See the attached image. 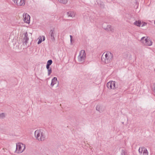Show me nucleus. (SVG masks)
Masks as SVG:
<instances>
[{
  "label": "nucleus",
  "instance_id": "1",
  "mask_svg": "<svg viewBox=\"0 0 155 155\" xmlns=\"http://www.w3.org/2000/svg\"><path fill=\"white\" fill-rule=\"evenodd\" d=\"M113 58V54L110 52L107 51L103 53L102 55L101 59L103 63L105 64H108L111 62Z\"/></svg>",
  "mask_w": 155,
  "mask_h": 155
},
{
  "label": "nucleus",
  "instance_id": "2",
  "mask_svg": "<svg viewBox=\"0 0 155 155\" xmlns=\"http://www.w3.org/2000/svg\"><path fill=\"white\" fill-rule=\"evenodd\" d=\"M35 137L39 141H43L46 139V136L43 131L41 130H36L34 133Z\"/></svg>",
  "mask_w": 155,
  "mask_h": 155
},
{
  "label": "nucleus",
  "instance_id": "3",
  "mask_svg": "<svg viewBox=\"0 0 155 155\" xmlns=\"http://www.w3.org/2000/svg\"><path fill=\"white\" fill-rule=\"evenodd\" d=\"M25 149V144L20 143H18L16 144V149L15 152L18 154L20 153H22Z\"/></svg>",
  "mask_w": 155,
  "mask_h": 155
},
{
  "label": "nucleus",
  "instance_id": "4",
  "mask_svg": "<svg viewBox=\"0 0 155 155\" xmlns=\"http://www.w3.org/2000/svg\"><path fill=\"white\" fill-rule=\"evenodd\" d=\"M141 42L146 46H150L152 45L153 42L150 39V38L148 37H143L141 38Z\"/></svg>",
  "mask_w": 155,
  "mask_h": 155
},
{
  "label": "nucleus",
  "instance_id": "5",
  "mask_svg": "<svg viewBox=\"0 0 155 155\" xmlns=\"http://www.w3.org/2000/svg\"><path fill=\"white\" fill-rule=\"evenodd\" d=\"M86 58V54L84 50H82L79 52L78 56V61L81 63H84Z\"/></svg>",
  "mask_w": 155,
  "mask_h": 155
},
{
  "label": "nucleus",
  "instance_id": "6",
  "mask_svg": "<svg viewBox=\"0 0 155 155\" xmlns=\"http://www.w3.org/2000/svg\"><path fill=\"white\" fill-rule=\"evenodd\" d=\"M107 86L109 90H115L118 87L117 83L113 81L108 82L107 84Z\"/></svg>",
  "mask_w": 155,
  "mask_h": 155
},
{
  "label": "nucleus",
  "instance_id": "7",
  "mask_svg": "<svg viewBox=\"0 0 155 155\" xmlns=\"http://www.w3.org/2000/svg\"><path fill=\"white\" fill-rule=\"evenodd\" d=\"M102 27L106 31L108 32L112 33L114 31V27L110 25H107L106 23H103Z\"/></svg>",
  "mask_w": 155,
  "mask_h": 155
},
{
  "label": "nucleus",
  "instance_id": "8",
  "mask_svg": "<svg viewBox=\"0 0 155 155\" xmlns=\"http://www.w3.org/2000/svg\"><path fill=\"white\" fill-rule=\"evenodd\" d=\"M138 151L140 155H148V152L145 147H140Z\"/></svg>",
  "mask_w": 155,
  "mask_h": 155
},
{
  "label": "nucleus",
  "instance_id": "9",
  "mask_svg": "<svg viewBox=\"0 0 155 155\" xmlns=\"http://www.w3.org/2000/svg\"><path fill=\"white\" fill-rule=\"evenodd\" d=\"M13 1L18 7L24 6L25 4V0H13Z\"/></svg>",
  "mask_w": 155,
  "mask_h": 155
},
{
  "label": "nucleus",
  "instance_id": "10",
  "mask_svg": "<svg viewBox=\"0 0 155 155\" xmlns=\"http://www.w3.org/2000/svg\"><path fill=\"white\" fill-rule=\"evenodd\" d=\"M96 110L100 113H102L104 112L105 109V107L104 106L101 105H97L96 107Z\"/></svg>",
  "mask_w": 155,
  "mask_h": 155
},
{
  "label": "nucleus",
  "instance_id": "11",
  "mask_svg": "<svg viewBox=\"0 0 155 155\" xmlns=\"http://www.w3.org/2000/svg\"><path fill=\"white\" fill-rule=\"evenodd\" d=\"M29 16V15L27 13H24L23 14V20L25 23L28 24H29V19L28 18Z\"/></svg>",
  "mask_w": 155,
  "mask_h": 155
},
{
  "label": "nucleus",
  "instance_id": "12",
  "mask_svg": "<svg viewBox=\"0 0 155 155\" xmlns=\"http://www.w3.org/2000/svg\"><path fill=\"white\" fill-rule=\"evenodd\" d=\"M28 34L27 33H26L24 37L23 42L25 45H27V44L28 43Z\"/></svg>",
  "mask_w": 155,
  "mask_h": 155
},
{
  "label": "nucleus",
  "instance_id": "13",
  "mask_svg": "<svg viewBox=\"0 0 155 155\" xmlns=\"http://www.w3.org/2000/svg\"><path fill=\"white\" fill-rule=\"evenodd\" d=\"M67 15L69 17L74 18L75 16V13L73 11H69L68 12Z\"/></svg>",
  "mask_w": 155,
  "mask_h": 155
},
{
  "label": "nucleus",
  "instance_id": "14",
  "mask_svg": "<svg viewBox=\"0 0 155 155\" xmlns=\"http://www.w3.org/2000/svg\"><path fill=\"white\" fill-rule=\"evenodd\" d=\"M57 82V78L56 77H54L51 80V85L52 87L54 84H56Z\"/></svg>",
  "mask_w": 155,
  "mask_h": 155
},
{
  "label": "nucleus",
  "instance_id": "15",
  "mask_svg": "<svg viewBox=\"0 0 155 155\" xmlns=\"http://www.w3.org/2000/svg\"><path fill=\"white\" fill-rule=\"evenodd\" d=\"M50 34L52 38L54 40H55L54 35L55 34V31L54 29H51L50 31Z\"/></svg>",
  "mask_w": 155,
  "mask_h": 155
},
{
  "label": "nucleus",
  "instance_id": "16",
  "mask_svg": "<svg viewBox=\"0 0 155 155\" xmlns=\"http://www.w3.org/2000/svg\"><path fill=\"white\" fill-rule=\"evenodd\" d=\"M134 25L138 26H141V22L140 20L136 21L134 23Z\"/></svg>",
  "mask_w": 155,
  "mask_h": 155
},
{
  "label": "nucleus",
  "instance_id": "17",
  "mask_svg": "<svg viewBox=\"0 0 155 155\" xmlns=\"http://www.w3.org/2000/svg\"><path fill=\"white\" fill-rule=\"evenodd\" d=\"M58 2L60 3L63 4H66L68 2V0H58Z\"/></svg>",
  "mask_w": 155,
  "mask_h": 155
},
{
  "label": "nucleus",
  "instance_id": "18",
  "mask_svg": "<svg viewBox=\"0 0 155 155\" xmlns=\"http://www.w3.org/2000/svg\"><path fill=\"white\" fill-rule=\"evenodd\" d=\"M6 116V114L5 113H2L0 114V118L4 119Z\"/></svg>",
  "mask_w": 155,
  "mask_h": 155
},
{
  "label": "nucleus",
  "instance_id": "19",
  "mask_svg": "<svg viewBox=\"0 0 155 155\" xmlns=\"http://www.w3.org/2000/svg\"><path fill=\"white\" fill-rule=\"evenodd\" d=\"M38 39V44H40L42 41V37L41 36L39 37Z\"/></svg>",
  "mask_w": 155,
  "mask_h": 155
},
{
  "label": "nucleus",
  "instance_id": "20",
  "mask_svg": "<svg viewBox=\"0 0 155 155\" xmlns=\"http://www.w3.org/2000/svg\"><path fill=\"white\" fill-rule=\"evenodd\" d=\"M48 75L49 76L52 72V69L51 68L49 69H48Z\"/></svg>",
  "mask_w": 155,
  "mask_h": 155
},
{
  "label": "nucleus",
  "instance_id": "21",
  "mask_svg": "<svg viewBox=\"0 0 155 155\" xmlns=\"http://www.w3.org/2000/svg\"><path fill=\"white\" fill-rule=\"evenodd\" d=\"M121 155H127V152L125 151L122 150L121 151Z\"/></svg>",
  "mask_w": 155,
  "mask_h": 155
},
{
  "label": "nucleus",
  "instance_id": "22",
  "mask_svg": "<svg viewBox=\"0 0 155 155\" xmlns=\"http://www.w3.org/2000/svg\"><path fill=\"white\" fill-rule=\"evenodd\" d=\"M52 63V61L51 60H49L47 61V64L49 65H51Z\"/></svg>",
  "mask_w": 155,
  "mask_h": 155
},
{
  "label": "nucleus",
  "instance_id": "23",
  "mask_svg": "<svg viewBox=\"0 0 155 155\" xmlns=\"http://www.w3.org/2000/svg\"><path fill=\"white\" fill-rule=\"evenodd\" d=\"M142 25L141 26L142 27H143L144 26H145V25H146L147 24V23L146 22H142Z\"/></svg>",
  "mask_w": 155,
  "mask_h": 155
},
{
  "label": "nucleus",
  "instance_id": "24",
  "mask_svg": "<svg viewBox=\"0 0 155 155\" xmlns=\"http://www.w3.org/2000/svg\"><path fill=\"white\" fill-rule=\"evenodd\" d=\"M70 41H71V44H72V35H70Z\"/></svg>",
  "mask_w": 155,
  "mask_h": 155
},
{
  "label": "nucleus",
  "instance_id": "25",
  "mask_svg": "<svg viewBox=\"0 0 155 155\" xmlns=\"http://www.w3.org/2000/svg\"><path fill=\"white\" fill-rule=\"evenodd\" d=\"M50 65H48V64H47L46 65V68H47V69H49V68H50Z\"/></svg>",
  "mask_w": 155,
  "mask_h": 155
},
{
  "label": "nucleus",
  "instance_id": "26",
  "mask_svg": "<svg viewBox=\"0 0 155 155\" xmlns=\"http://www.w3.org/2000/svg\"><path fill=\"white\" fill-rule=\"evenodd\" d=\"M43 38V41H44L45 40V37L44 36H42V37Z\"/></svg>",
  "mask_w": 155,
  "mask_h": 155
},
{
  "label": "nucleus",
  "instance_id": "27",
  "mask_svg": "<svg viewBox=\"0 0 155 155\" xmlns=\"http://www.w3.org/2000/svg\"><path fill=\"white\" fill-rule=\"evenodd\" d=\"M153 91H154L155 92V86L154 87V88Z\"/></svg>",
  "mask_w": 155,
  "mask_h": 155
},
{
  "label": "nucleus",
  "instance_id": "28",
  "mask_svg": "<svg viewBox=\"0 0 155 155\" xmlns=\"http://www.w3.org/2000/svg\"><path fill=\"white\" fill-rule=\"evenodd\" d=\"M154 71H155V69H154Z\"/></svg>",
  "mask_w": 155,
  "mask_h": 155
}]
</instances>
